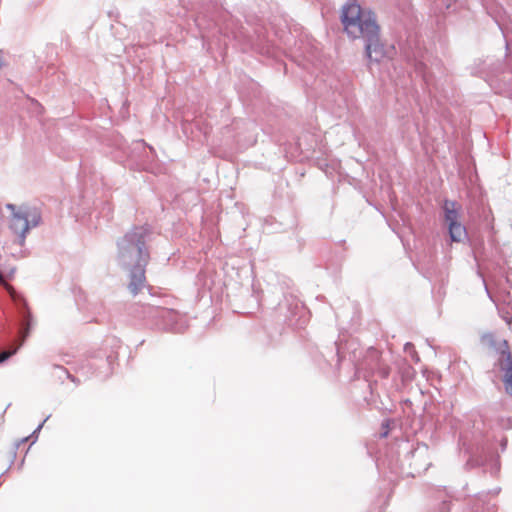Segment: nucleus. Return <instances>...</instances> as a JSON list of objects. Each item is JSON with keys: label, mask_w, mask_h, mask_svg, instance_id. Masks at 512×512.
<instances>
[{"label": "nucleus", "mask_w": 512, "mask_h": 512, "mask_svg": "<svg viewBox=\"0 0 512 512\" xmlns=\"http://www.w3.org/2000/svg\"><path fill=\"white\" fill-rule=\"evenodd\" d=\"M341 21L350 37L367 40L366 53L370 60L380 62L387 56L384 45L379 41V27L371 12L363 11L354 0L349 1L342 9Z\"/></svg>", "instance_id": "1"}, {"label": "nucleus", "mask_w": 512, "mask_h": 512, "mask_svg": "<svg viewBox=\"0 0 512 512\" xmlns=\"http://www.w3.org/2000/svg\"><path fill=\"white\" fill-rule=\"evenodd\" d=\"M7 208L12 211L9 229L18 244L23 245L27 233L40 224L41 213L36 207L29 205L17 207L13 204H8Z\"/></svg>", "instance_id": "2"}, {"label": "nucleus", "mask_w": 512, "mask_h": 512, "mask_svg": "<svg viewBox=\"0 0 512 512\" xmlns=\"http://www.w3.org/2000/svg\"><path fill=\"white\" fill-rule=\"evenodd\" d=\"M443 209L451 240L453 242H461L466 237V229L459 221V207L457 203L445 201Z\"/></svg>", "instance_id": "3"}, {"label": "nucleus", "mask_w": 512, "mask_h": 512, "mask_svg": "<svg viewBox=\"0 0 512 512\" xmlns=\"http://www.w3.org/2000/svg\"><path fill=\"white\" fill-rule=\"evenodd\" d=\"M366 362L372 370H376L381 377L385 378L389 375V368L381 363V354L376 349H370L366 356Z\"/></svg>", "instance_id": "4"}, {"label": "nucleus", "mask_w": 512, "mask_h": 512, "mask_svg": "<svg viewBox=\"0 0 512 512\" xmlns=\"http://www.w3.org/2000/svg\"><path fill=\"white\" fill-rule=\"evenodd\" d=\"M146 277L143 268H136L131 273V279L128 285L130 292L133 295L139 293L145 285Z\"/></svg>", "instance_id": "5"}, {"label": "nucleus", "mask_w": 512, "mask_h": 512, "mask_svg": "<svg viewBox=\"0 0 512 512\" xmlns=\"http://www.w3.org/2000/svg\"><path fill=\"white\" fill-rule=\"evenodd\" d=\"M502 347L498 359L500 368L505 371V375L512 374V355L509 351L507 341H503Z\"/></svg>", "instance_id": "6"}, {"label": "nucleus", "mask_w": 512, "mask_h": 512, "mask_svg": "<svg viewBox=\"0 0 512 512\" xmlns=\"http://www.w3.org/2000/svg\"><path fill=\"white\" fill-rule=\"evenodd\" d=\"M30 332V320L29 318L26 321V327L21 330L20 335L21 339L16 347H14L12 350L3 351L0 353V363L7 360L9 357L14 355L17 350L22 346L23 342L25 341L26 337L29 335Z\"/></svg>", "instance_id": "7"}, {"label": "nucleus", "mask_w": 512, "mask_h": 512, "mask_svg": "<svg viewBox=\"0 0 512 512\" xmlns=\"http://www.w3.org/2000/svg\"><path fill=\"white\" fill-rule=\"evenodd\" d=\"M505 385L507 392L512 394V373L505 375Z\"/></svg>", "instance_id": "8"}, {"label": "nucleus", "mask_w": 512, "mask_h": 512, "mask_svg": "<svg viewBox=\"0 0 512 512\" xmlns=\"http://www.w3.org/2000/svg\"><path fill=\"white\" fill-rule=\"evenodd\" d=\"M135 236H136L135 234H131V233H129V234H126V235L124 236V239H123V240H124V241H127V242H133V240H134Z\"/></svg>", "instance_id": "9"}, {"label": "nucleus", "mask_w": 512, "mask_h": 512, "mask_svg": "<svg viewBox=\"0 0 512 512\" xmlns=\"http://www.w3.org/2000/svg\"><path fill=\"white\" fill-rule=\"evenodd\" d=\"M68 378H69L72 382H74V383H78V382H79V381H78L74 376H72V375H70V374H68Z\"/></svg>", "instance_id": "10"}, {"label": "nucleus", "mask_w": 512, "mask_h": 512, "mask_svg": "<svg viewBox=\"0 0 512 512\" xmlns=\"http://www.w3.org/2000/svg\"><path fill=\"white\" fill-rule=\"evenodd\" d=\"M141 245H143V242H141V243H140V245H138V250H139V252H140V253H142V247H141Z\"/></svg>", "instance_id": "11"}, {"label": "nucleus", "mask_w": 512, "mask_h": 512, "mask_svg": "<svg viewBox=\"0 0 512 512\" xmlns=\"http://www.w3.org/2000/svg\"><path fill=\"white\" fill-rule=\"evenodd\" d=\"M118 246H119L121 249H124V248H125V247H124V245H123V242H119V243H118Z\"/></svg>", "instance_id": "12"}, {"label": "nucleus", "mask_w": 512, "mask_h": 512, "mask_svg": "<svg viewBox=\"0 0 512 512\" xmlns=\"http://www.w3.org/2000/svg\"><path fill=\"white\" fill-rule=\"evenodd\" d=\"M4 282V278L2 276V274L0 273V283Z\"/></svg>", "instance_id": "13"}]
</instances>
